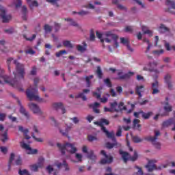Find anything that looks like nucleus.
Masks as SVG:
<instances>
[{"mask_svg":"<svg viewBox=\"0 0 175 175\" xmlns=\"http://www.w3.org/2000/svg\"><path fill=\"white\" fill-rule=\"evenodd\" d=\"M13 64L16 65V73H14V79L10 81L6 80L8 79L7 76H3V79H4L5 83H8L14 88H17L18 91L21 92H24V89L23 88H20V81L24 80L25 77V66L17 60H14Z\"/></svg>","mask_w":175,"mask_h":175,"instance_id":"1","label":"nucleus"},{"mask_svg":"<svg viewBox=\"0 0 175 175\" xmlns=\"http://www.w3.org/2000/svg\"><path fill=\"white\" fill-rule=\"evenodd\" d=\"M57 146L60 150L62 155H65V151L67 150L70 154H75L77 152V148L73 144L66 143V144H57Z\"/></svg>","mask_w":175,"mask_h":175,"instance_id":"2","label":"nucleus"},{"mask_svg":"<svg viewBox=\"0 0 175 175\" xmlns=\"http://www.w3.org/2000/svg\"><path fill=\"white\" fill-rule=\"evenodd\" d=\"M36 94H38V89L36 88V89L31 90H27L26 91V95L29 100H36V102H40L41 103H46L47 102V100L40 98Z\"/></svg>","mask_w":175,"mask_h":175,"instance_id":"3","label":"nucleus"},{"mask_svg":"<svg viewBox=\"0 0 175 175\" xmlns=\"http://www.w3.org/2000/svg\"><path fill=\"white\" fill-rule=\"evenodd\" d=\"M100 122H101V130L103 131V132L104 133H105L108 139H111L112 142H116V137L114 136V131L109 132V131H107V129H106V127H105V126H103V124H105V125H109V124H110V122H109V120L107 119H105V118L100 119Z\"/></svg>","mask_w":175,"mask_h":175,"instance_id":"4","label":"nucleus"},{"mask_svg":"<svg viewBox=\"0 0 175 175\" xmlns=\"http://www.w3.org/2000/svg\"><path fill=\"white\" fill-rule=\"evenodd\" d=\"M155 163H157V160H148L147 165H145V167L147 169L148 172H154V170H162V169L166 167V165H159V167H157Z\"/></svg>","mask_w":175,"mask_h":175,"instance_id":"5","label":"nucleus"},{"mask_svg":"<svg viewBox=\"0 0 175 175\" xmlns=\"http://www.w3.org/2000/svg\"><path fill=\"white\" fill-rule=\"evenodd\" d=\"M119 154L122 155V158L124 163H126L128 161L135 162V161H137V158L139 157V156L137 155V152H136V150L134 151V155L133 157H130L129 153L128 152H124L121 150H119Z\"/></svg>","mask_w":175,"mask_h":175,"instance_id":"6","label":"nucleus"},{"mask_svg":"<svg viewBox=\"0 0 175 175\" xmlns=\"http://www.w3.org/2000/svg\"><path fill=\"white\" fill-rule=\"evenodd\" d=\"M161 135V133L159 132V131H154V137H146L145 138V140H147V142H151L152 144L154 146L155 148H157V150H161V144L158 142H157V140L158 139V136H159Z\"/></svg>","mask_w":175,"mask_h":175,"instance_id":"7","label":"nucleus"},{"mask_svg":"<svg viewBox=\"0 0 175 175\" xmlns=\"http://www.w3.org/2000/svg\"><path fill=\"white\" fill-rule=\"evenodd\" d=\"M0 17L2 20V23H3L4 24L10 23V20H12V15L6 14V8L0 5Z\"/></svg>","mask_w":175,"mask_h":175,"instance_id":"8","label":"nucleus"},{"mask_svg":"<svg viewBox=\"0 0 175 175\" xmlns=\"http://www.w3.org/2000/svg\"><path fill=\"white\" fill-rule=\"evenodd\" d=\"M82 151L84 154H88L87 158L90 159L92 162H95L96 161V155L94 153V150H90L88 152V148L87 146H83L82 148Z\"/></svg>","mask_w":175,"mask_h":175,"instance_id":"9","label":"nucleus"},{"mask_svg":"<svg viewBox=\"0 0 175 175\" xmlns=\"http://www.w3.org/2000/svg\"><path fill=\"white\" fill-rule=\"evenodd\" d=\"M28 107L34 114H38V116H43V111L36 103H29Z\"/></svg>","mask_w":175,"mask_h":175,"instance_id":"10","label":"nucleus"},{"mask_svg":"<svg viewBox=\"0 0 175 175\" xmlns=\"http://www.w3.org/2000/svg\"><path fill=\"white\" fill-rule=\"evenodd\" d=\"M100 154L105 158L100 160V163L101 165H106V163H111L113 162V157L107 155L105 150H101Z\"/></svg>","mask_w":175,"mask_h":175,"instance_id":"11","label":"nucleus"},{"mask_svg":"<svg viewBox=\"0 0 175 175\" xmlns=\"http://www.w3.org/2000/svg\"><path fill=\"white\" fill-rule=\"evenodd\" d=\"M105 36L107 37L105 38L106 43H110L111 40H116V39H118V36L113 33L111 31H107L105 33Z\"/></svg>","mask_w":175,"mask_h":175,"instance_id":"12","label":"nucleus"},{"mask_svg":"<svg viewBox=\"0 0 175 175\" xmlns=\"http://www.w3.org/2000/svg\"><path fill=\"white\" fill-rule=\"evenodd\" d=\"M157 65H158V62H153L152 63L150 62L148 64V66H149V68L144 67V70H148L149 72H154V73H159V70L155 69Z\"/></svg>","mask_w":175,"mask_h":175,"instance_id":"13","label":"nucleus"},{"mask_svg":"<svg viewBox=\"0 0 175 175\" xmlns=\"http://www.w3.org/2000/svg\"><path fill=\"white\" fill-rule=\"evenodd\" d=\"M21 147H22V148H24L25 150H28V151H29L28 154H38V149H32L31 148L29 147V145L24 142L21 143Z\"/></svg>","mask_w":175,"mask_h":175,"instance_id":"14","label":"nucleus"},{"mask_svg":"<svg viewBox=\"0 0 175 175\" xmlns=\"http://www.w3.org/2000/svg\"><path fill=\"white\" fill-rule=\"evenodd\" d=\"M164 81L167 84L169 90H172L173 88V84L172 83V76H170L169 74H167L164 77Z\"/></svg>","mask_w":175,"mask_h":175,"instance_id":"15","label":"nucleus"},{"mask_svg":"<svg viewBox=\"0 0 175 175\" xmlns=\"http://www.w3.org/2000/svg\"><path fill=\"white\" fill-rule=\"evenodd\" d=\"M18 105L20 106V113L25 116V117H27V118H29V113H28V111H27L25 108H24L23 105H21V101H20L19 100H18Z\"/></svg>","mask_w":175,"mask_h":175,"instance_id":"16","label":"nucleus"},{"mask_svg":"<svg viewBox=\"0 0 175 175\" xmlns=\"http://www.w3.org/2000/svg\"><path fill=\"white\" fill-rule=\"evenodd\" d=\"M53 107L56 110H62V114H65L66 113V109L64 107L62 103H53Z\"/></svg>","mask_w":175,"mask_h":175,"instance_id":"17","label":"nucleus"},{"mask_svg":"<svg viewBox=\"0 0 175 175\" xmlns=\"http://www.w3.org/2000/svg\"><path fill=\"white\" fill-rule=\"evenodd\" d=\"M159 87V83L158 81H155V82L152 83V94L153 95H155L156 94H159V90L158 89Z\"/></svg>","mask_w":175,"mask_h":175,"instance_id":"18","label":"nucleus"},{"mask_svg":"<svg viewBox=\"0 0 175 175\" xmlns=\"http://www.w3.org/2000/svg\"><path fill=\"white\" fill-rule=\"evenodd\" d=\"M90 91V89H83V92L78 94L75 98H81L83 100H87V96L84 94H88Z\"/></svg>","mask_w":175,"mask_h":175,"instance_id":"19","label":"nucleus"},{"mask_svg":"<svg viewBox=\"0 0 175 175\" xmlns=\"http://www.w3.org/2000/svg\"><path fill=\"white\" fill-rule=\"evenodd\" d=\"M98 106H100V104L97 102L94 103V104L89 105V107H91L93 109V111L96 114H99V113H100V111L99 109H98Z\"/></svg>","mask_w":175,"mask_h":175,"instance_id":"20","label":"nucleus"},{"mask_svg":"<svg viewBox=\"0 0 175 175\" xmlns=\"http://www.w3.org/2000/svg\"><path fill=\"white\" fill-rule=\"evenodd\" d=\"M133 126L139 132L142 131V124H140V120L134 119L133 121Z\"/></svg>","mask_w":175,"mask_h":175,"instance_id":"21","label":"nucleus"},{"mask_svg":"<svg viewBox=\"0 0 175 175\" xmlns=\"http://www.w3.org/2000/svg\"><path fill=\"white\" fill-rule=\"evenodd\" d=\"M18 129L21 132H23V133H24L25 137L27 140H29V139H31V137L28 135V133L29 132V130L28 129H24V127H23L22 126H19Z\"/></svg>","mask_w":175,"mask_h":175,"instance_id":"22","label":"nucleus"},{"mask_svg":"<svg viewBox=\"0 0 175 175\" xmlns=\"http://www.w3.org/2000/svg\"><path fill=\"white\" fill-rule=\"evenodd\" d=\"M111 109L112 110L113 113H114V111L116 113H118L120 112V109H118V103H117V101H113V103H109Z\"/></svg>","mask_w":175,"mask_h":175,"instance_id":"23","label":"nucleus"},{"mask_svg":"<svg viewBox=\"0 0 175 175\" xmlns=\"http://www.w3.org/2000/svg\"><path fill=\"white\" fill-rule=\"evenodd\" d=\"M62 166L64 167L66 172H69L70 168H69V165H68V163H66V161H63V163H58L57 164V167H58V169H61V167H62Z\"/></svg>","mask_w":175,"mask_h":175,"instance_id":"24","label":"nucleus"},{"mask_svg":"<svg viewBox=\"0 0 175 175\" xmlns=\"http://www.w3.org/2000/svg\"><path fill=\"white\" fill-rule=\"evenodd\" d=\"M144 91V85L137 86L135 88V94L138 95L139 98H142L143 95H142V92Z\"/></svg>","mask_w":175,"mask_h":175,"instance_id":"25","label":"nucleus"},{"mask_svg":"<svg viewBox=\"0 0 175 175\" xmlns=\"http://www.w3.org/2000/svg\"><path fill=\"white\" fill-rule=\"evenodd\" d=\"M159 31L161 33H165L166 32H170V29H169L165 25L161 24L160 26L159 27Z\"/></svg>","mask_w":175,"mask_h":175,"instance_id":"26","label":"nucleus"},{"mask_svg":"<svg viewBox=\"0 0 175 175\" xmlns=\"http://www.w3.org/2000/svg\"><path fill=\"white\" fill-rule=\"evenodd\" d=\"M97 92H92V95L94 98H96V99H100V96H102V88H97Z\"/></svg>","mask_w":175,"mask_h":175,"instance_id":"27","label":"nucleus"},{"mask_svg":"<svg viewBox=\"0 0 175 175\" xmlns=\"http://www.w3.org/2000/svg\"><path fill=\"white\" fill-rule=\"evenodd\" d=\"M82 44L83 46H81V44L77 46V50L80 51V53H84V51L87 50V43L85 42H83Z\"/></svg>","mask_w":175,"mask_h":175,"instance_id":"28","label":"nucleus"},{"mask_svg":"<svg viewBox=\"0 0 175 175\" xmlns=\"http://www.w3.org/2000/svg\"><path fill=\"white\" fill-rule=\"evenodd\" d=\"M94 79V75H90V76H86L84 79L85 80L86 82V87L88 88H90L91 87V79Z\"/></svg>","mask_w":175,"mask_h":175,"instance_id":"29","label":"nucleus"},{"mask_svg":"<svg viewBox=\"0 0 175 175\" xmlns=\"http://www.w3.org/2000/svg\"><path fill=\"white\" fill-rule=\"evenodd\" d=\"M174 122V120H173V118H170L166 121H164L162 125L164 128H167V126H170V125L173 124Z\"/></svg>","mask_w":175,"mask_h":175,"instance_id":"30","label":"nucleus"},{"mask_svg":"<svg viewBox=\"0 0 175 175\" xmlns=\"http://www.w3.org/2000/svg\"><path fill=\"white\" fill-rule=\"evenodd\" d=\"M26 1L30 9H32L33 6H36V8H37V6H39V3H38V1H32L31 0H26Z\"/></svg>","mask_w":175,"mask_h":175,"instance_id":"31","label":"nucleus"},{"mask_svg":"<svg viewBox=\"0 0 175 175\" xmlns=\"http://www.w3.org/2000/svg\"><path fill=\"white\" fill-rule=\"evenodd\" d=\"M22 13H23L22 18L25 21H27V13H28V10H27V6L23 5Z\"/></svg>","mask_w":175,"mask_h":175,"instance_id":"32","label":"nucleus"},{"mask_svg":"<svg viewBox=\"0 0 175 175\" xmlns=\"http://www.w3.org/2000/svg\"><path fill=\"white\" fill-rule=\"evenodd\" d=\"M141 113L142 114V118H144V120H148L151 116H152V112L150 111L148 113H146L143 111H141Z\"/></svg>","mask_w":175,"mask_h":175,"instance_id":"33","label":"nucleus"},{"mask_svg":"<svg viewBox=\"0 0 175 175\" xmlns=\"http://www.w3.org/2000/svg\"><path fill=\"white\" fill-rule=\"evenodd\" d=\"M69 131H70V127L66 128L65 130L59 129V132H60V133H62V136H66V137H68Z\"/></svg>","mask_w":175,"mask_h":175,"instance_id":"34","label":"nucleus"},{"mask_svg":"<svg viewBox=\"0 0 175 175\" xmlns=\"http://www.w3.org/2000/svg\"><path fill=\"white\" fill-rule=\"evenodd\" d=\"M65 21H68L70 23V25H72V27H79V24H77V22L73 21V19L70 18H67L64 19Z\"/></svg>","mask_w":175,"mask_h":175,"instance_id":"35","label":"nucleus"},{"mask_svg":"<svg viewBox=\"0 0 175 175\" xmlns=\"http://www.w3.org/2000/svg\"><path fill=\"white\" fill-rule=\"evenodd\" d=\"M165 5L169 6L171 9H174L175 10V2L171 0H167L165 2Z\"/></svg>","mask_w":175,"mask_h":175,"instance_id":"36","label":"nucleus"},{"mask_svg":"<svg viewBox=\"0 0 175 175\" xmlns=\"http://www.w3.org/2000/svg\"><path fill=\"white\" fill-rule=\"evenodd\" d=\"M88 140L90 143H92V142H98V139L96 135H88Z\"/></svg>","mask_w":175,"mask_h":175,"instance_id":"37","label":"nucleus"},{"mask_svg":"<svg viewBox=\"0 0 175 175\" xmlns=\"http://www.w3.org/2000/svg\"><path fill=\"white\" fill-rule=\"evenodd\" d=\"M1 142L3 143H6L8 140H9V137L8 136V132L5 131L2 135H1Z\"/></svg>","mask_w":175,"mask_h":175,"instance_id":"38","label":"nucleus"},{"mask_svg":"<svg viewBox=\"0 0 175 175\" xmlns=\"http://www.w3.org/2000/svg\"><path fill=\"white\" fill-rule=\"evenodd\" d=\"M131 138L134 143H142V142H143V139L137 135H133Z\"/></svg>","mask_w":175,"mask_h":175,"instance_id":"39","label":"nucleus"},{"mask_svg":"<svg viewBox=\"0 0 175 175\" xmlns=\"http://www.w3.org/2000/svg\"><path fill=\"white\" fill-rule=\"evenodd\" d=\"M63 45L64 47H67L68 49H73V44L69 40H65L63 42Z\"/></svg>","mask_w":175,"mask_h":175,"instance_id":"40","label":"nucleus"},{"mask_svg":"<svg viewBox=\"0 0 175 175\" xmlns=\"http://www.w3.org/2000/svg\"><path fill=\"white\" fill-rule=\"evenodd\" d=\"M33 81H34V85H35L34 88L30 87L27 90H29L30 91H32V90H35L36 88H37V90H38V84L39 83V78H35L33 79Z\"/></svg>","mask_w":175,"mask_h":175,"instance_id":"41","label":"nucleus"},{"mask_svg":"<svg viewBox=\"0 0 175 175\" xmlns=\"http://www.w3.org/2000/svg\"><path fill=\"white\" fill-rule=\"evenodd\" d=\"M118 76L119 80H124V79H126L128 77V75H122V71H119L118 72Z\"/></svg>","mask_w":175,"mask_h":175,"instance_id":"42","label":"nucleus"},{"mask_svg":"<svg viewBox=\"0 0 175 175\" xmlns=\"http://www.w3.org/2000/svg\"><path fill=\"white\" fill-rule=\"evenodd\" d=\"M165 49L167 50V51H172V50L175 51V45L170 46V44L169 43H165Z\"/></svg>","mask_w":175,"mask_h":175,"instance_id":"43","label":"nucleus"},{"mask_svg":"<svg viewBox=\"0 0 175 175\" xmlns=\"http://www.w3.org/2000/svg\"><path fill=\"white\" fill-rule=\"evenodd\" d=\"M96 75L98 79H102V77H103V73L102 72V70L100 69V66L97 67Z\"/></svg>","mask_w":175,"mask_h":175,"instance_id":"44","label":"nucleus"},{"mask_svg":"<svg viewBox=\"0 0 175 175\" xmlns=\"http://www.w3.org/2000/svg\"><path fill=\"white\" fill-rule=\"evenodd\" d=\"M44 164V159L43 157L39 158L37 165L39 166L40 167H43Z\"/></svg>","mask_w":175,"mask_h":175,"instance_id":"45","label":"nucleus"},{"mask_svg":"<svg viewBox=\"0 0 175 175\" xmlns=\"http://www.w3.org/2000/svg\"><path fill=\"white\" fill-rule=\"evenodd\" d=\"M104 83L105 84H106L107 87H108L109 88H111V87H113V85L111 84V81L109 78L104 79Z\"/></svg>","mask_w":175,"mask_h":175,"instance_id":"46","label":"nucleus"},{"mask_svg":"<svg viewBox=\"0 0 175 175\" xmlns=\"http://www.w3.org/2000/svg\"><path fill=\"white\" fill-rule=\"evenodd\" d=\"M14 153H11L10 157V160L8 163V167H10L12 166V163H13V161H14Z\"/></svg>","mask_w":175,"mask_h":175,"instance_id":"47","label":"nucleus"},{"mask_svg":"<svg viewBox=\"0 0 175 175\" xmlns=\"http://www.w3.org/2000/svg\"><path fill=\"white\" fill-rule=\"evenodd\" d=\"M164 110L167 113H170V111H172V107L169 105V103H165V106L164 107Z\"/></svg>","mask_w":175,"mask_h":175,"instance_id":"48","label":"nucleus"},{"mask_svg":"<svg viewBox=\"0 0 175 175\" xmlns=\"http://www.w3.org/2000/svg\"><path fill=\"white\" fill-rule=\"evenodd\" d=\"M116 136L118 137H121V136H122V127L121 126H119L118 128Z\"/></svg>","mask_w":175,"mask_h":175,"instance_id":"49","label":"nucleus"},{"mask_svg":"<svg viewBox=\"0 0 175 175\" xmlns=\"http://www.w3.org/2000/svg\"><path fill=\"white\" fill-rule=\"evenodd\" d=\"M135 169H137L138 171L137 172V173L134 175H144V173L143 172V170H142V167L136 165Z\"/></svg>","mask_w":175,"mask_h":175,"instance_id":"50","label":"nucleus"},{"mask_svg":"<svg viewBox=\"0 0 175 175\" xmlns=\"http://www.w3.org/2000/svg\"><path fill=\"white\" fill-rule=\"evenodd\" d=\"M77 14H79V16H88V14H90V12L89 11H85V10H81L79 12H77Z\"/></svg>","mask_w":175,"mask_h":175,"instance_id":"51","label":"nucleus"},{"mask_svg":"<svg viewBox=\"0 0 175 175\" xmlns=\"http://www.w3.org/2000/svg\"><path fill=\"white\" fill-rule=\"evenodd\" d=\"M39 167H40L38 165V164H33L30 166L31 172H38Z\"/></svg>","mask_w":175,"mask_h":175,"instance_id":"52","label":"nucleus"},{"mask_svg":"<svg viewBox=\"0 0 175 175\" xmlns=\"http://www.w3.org/2000/svg\"><path fill=\"white\" fill-rule=\"evenodd\" d=\"M90 39L92 42H94V40H95V31H94V29L90 30Z\"/></svg>","mask_w":175,"mask_h":175,"instance_id":"53","label":"nucleus"},{"mask_svg":"<svg viewBox=\"0 0 175 175\" xmlns=\"http://www.w3.org/2000/svg\"><path fill=\"white\" fill-rule=\"evenodd\" d=\"M163 53V49L155 50L152 51V54L154 55H161Z\"/></svg>","mask_w":175,"mask_h":175,"instance_id":"54","label":"nucleus"},{"mask_svg":"<svg viewBox=\"0 0 175 175\" xmlns=\"http://www.w3.org/2000/svg\"><path fill=\"white\" fill-rule=\"evenodd\" d=\"M120 43H122V44H126V46H127L128 44H129V41L128 40V39H125L124 38H121Z\"/></svg>","mask_w":175,"mask_h":175,"instance_id":"55","label":"nucleus"},{"mask_svg":"<svg viewBox=\"0 0 175 175\" xmlns=\"http://www.w3.org/2000/svg\"><path fill=\"white\" fill-rule=\"evenodd\" d=\"M44 29L45 32H51V31H52L51 26H50L49 25H45L44 26Z\"/></svg>","mask_w":175,"mask_h":175,"instance_id":"56","label":"nucleus"},{"mask_svg":"<svg viewBox=\"0 0 175 175\" xmlns=\"http://www.w3.org/2000/svg\"><path fill=\"white\" fill-rule=\"evenodd\" d=\"M46 169L49 174H51L54 172V168L51 165H48Z\"/></svg>","mask_w":175,"mask_h":175,"instance_id":"57","label":"nucleus"},{"mask_svg":"<svg viewBox=\"0 0 175 175\" xmlns=\"http://www.w3.org/2000/svg\"><path fill=\"white\" fill-rule=\"evenodd\" d=\"M116 146V144H111L110 142H107L106 144V148H108L109 150H111Z\"/></svg>","mask_w":175,"mask_h":175,"instance_id":"58","label":"nucleus"},{"mask_svg":"<svg viewBox=\"0 0 175 175\" xmlns=\"http://www.w3.org/2000/svg\"><path fill=\"white\" fill-rule=\"evenodd\" d=\"M62 54H66V50H62L59 51V52L56 53L55 55L57 57H59Z\"/></svg>","mask_w":175,"mask_h":175,"instance_id":"59","label":"nucleus"},{"mask_svg":"<svg viewBox=\"0 0 175 175\" xmlns=\"http://www.w3.org/2000/svg\"><path fill=\"white\" fill-rule=\"evenodd\" d=\"M61 29V24L55 23V32H58Z\"/></svg>","mask_w":175,"mask_h":175,"instance_id":"60","label":"nucleus"},{"mask_svg":"<svg viewBox=\"0 0 175 175\" xmlns=\"http://www.w3.org/2000/svg\"><path fill=\"white\" fill-rule=\"evenodd\" d=\"M118 9H119L120 10H124V12H126V10H128V9L126 8V7L121 5V4H118L117 6Z\"/></svg>","mask_w":175,"mask_h":175,"instance_id":"61","label":"nucleus"},{"mask_svg":"<svg viewBox=\"0 0 175 175\" xmlns=\"http://www.w3.org/2000/svg\"><path fill=\"white\" fill-rule=\"evenodd\" d=\"M1 152H3V154H8V148L5 146H1L0 147Z\"/></svg>","mask_w":175,"mask_h":175,"instance_id":"62","label":"nucleus"},{"mask_svg":"<svg viewBox=\"0 0 175 175\" xmlns=\"http://www.w3.org/2000/svg\"><path fill=\"white\" fill-rule=\"evenodd\" d=\"M36 52L33 51L32 49H29L27 51H25L26 54H30L31 55H33Z\"/></svg>","mask_w":175,"mask_h":175,"instance_id":"63","label":"nucleus"},{"mask_svg":"<svg viewBox=\"0 0 175 175\" xmlns=\"http://www.w3.org/2000/svg\"><path fill=\"white\" fill-rule=\"evenodd\" d=\"M18 173L20 175H23V174L27 175L29 174L28 170H20Z\"/></svg>","mask_w":175,"mask_h":175,"instance_id":"64","label":"nucleus"}]
</instances>
